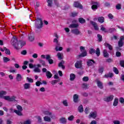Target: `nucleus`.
<instances>
[{"instance_id":"obj_1","label":"nucleus","mask_w":124,"mask_h":124,"mask_svg":"<svg viewBox=\"0 0 124 124\" xmlns=\"http://www.w3.org/2000/svg\"><path fill=\"white\" fill-rule=\"evenodd\" d=\"M11 42L13 46H14L16 49H21L24 46L26 45V42L22 41H19L18 42L17 38L15 37L12 38Z\"/></svg>"},{"instance_id":"obj_2","label":"nucleus","mask_w":124,"mask_h":124,"mask_svg":"<svg viewBox=\"0 0 124 124\" xmlns=\"http://www.w3.org/2000/svg\"><path fill=\"white\" fill-rule=\"evenodd\" d=\"M54 36L56 37V38H54L53 40L54 43H56L55 44V51L56 52H58L59 51H62V47L61 46V43L59 42V35H58V34L57 33H54Z\"/></svg>"},{"instance_id":"obj_3","label":"nucleus","mask_w":124,"mask_h":124,"mask_svg":"<svg viewBox=\"0 0 124 124\" xmlns=\"http://www.w3.org/2000/svg\"><path fill=\"white\" fill-rule=\"evenodd\" d=\"M7 93L6 91H1L0 92V98H3L5 100H7L8 101H14L16 99V97L15 96H4L6 95Z\"/></svg>"},{"instance_id":"obj_4","label":"nucleus","mask_w":124,"mask_h":124,"mask_svg":"<svg viewBox=\"0 0 124 124\" xmlns=\"http://www.w3.org/2000/svg\"><path fill=\"white\" fill-rule=\"evenodd\" d=\"M16 108L17 110L14 109V113H16L17 116H19L20 117L23 116V113L22 112V111H23V108L20 105H17L16 106Z\"/></svg>"},{"instance_id":"obj_5","label":"nucleus","mask_w":124,"mask_h":124,"mask_svg":"<svg viewBox=\"0 0 124 124\" xmlns=\"http://www.w3.org/2000/svg\"><path fill=\"white\" fill-rule=\"evenodd\" d=\"M43 27V22L42 21V19L41 18H37L35 22V28L36 29H41Z\"/></svg>"},{"instance_id":"obj_6","label":"nucleus","mask_w":124,"mask_h":124,"mask_svg":"<svg viewBox=\"0 0 124 124\" xmlns=\"http://www.w3.org/2000/svg\"><path fill=\"white\" fill-rule=\"evenodd\" d=\"M80 50L81 53L78 56L79 58H83L87 56V55H88V52L85 49V47L81 46L80 47Z\"/></svg>"},{"instance_id":"obj_7","label":"nucleus","mask_w":124,"mask_h":124,"mask_svg":"<svg viewBox=\"0 0 124 124\" xmlns=\"http://www.w3.org/2000/svg\"><path fill=\"white\" fill-rule=\"evenodd\" d=\"M92 4V9H93V11H95V10L99 7V3L98 2H93Z\"/></svg>"},{"instance_id":"obj_8","label":"nucleus","mask_w":124,"mask_h":124,"mask_svg":"<svg viewBox=\"0 0 124 124\" xmlns=\"http://www.w3.org/2000/svg\"><path fill=\"white\" fill-rule=\"evenodd\" d=\"M114 98V95H110L109 96L106 97L104 98V101L106 102H109L110 101H112Z\"/></svg>"},{"instance_id":"obj_9","label":"nucleus","mask_w":124,"mask_h":124,"mask_svg":"<svg viewBox=\"0 0 124 124\" xmlns=\"http://www.w3.org/2000/svg\"><path fill=\"white\" fill-rule=\"evenodd\" d=\"M95 81L96 82V84L98 88L102 90V89H103V83H102V82H101L98 79H96Z\"/></svg>"},{"instance_id":"obj_10","label":"nucleus","mask_w":124,"mask_h":124,"mask_svg":"<svg viewBox=\"0 0 124 124\" xmlns=\"http://www.w3.org/2000/svg\"><path fill=\"white\" fill-rule=\"evenodd\" d=\"M46 59L48 62L49 64H53L54 63V61L51 59V56L49 55H46Z\"/></svg>"},{"instance_id":"obj_11","label":"nucleus","mask_w":124,"mask_h":124,"mask_svg":"<svg viewBox=\"0 0 124 124\" xmlns=\"http://www.w3.org/2000/svg\"><path fill=\"white\" fill-rule=\"evenodd\" d=\"M74 7H77V8H79L80 9H83V6L79 2L75 1L74 3Z\"/></svg>"},{"instance_id":"obj_12","label":"nucleus","mask_w":124,"mask_h":124,"mask_svg":"<svg viewBox=\"0 0 124 124\" xmlns=\"http://www.w3.org/2000/svg\"><path fill=\"white\" fill-rule=\"evenodd\" d=\"M76 68H81L82 67V62L78 61L75 64Z\"/></svg>"},{"instance_id":"obj_13","label":"nucleus","mask_w":124,"mask_h":124,"mask_svg":"<svg viewBox=\"0 0 124 124\" xmlns=\"http://www.w3.org/2000/svg\"><path fill=\"white\" fill-rule=\"evenodd\" d=\"M89 119L91 118H93V119H95L96 118V112L95 111L93 112H91L89 115Z\"/></svg>"},{"instance_id":"obj_14","label":"nucleus","mask_w":124,"mask_h":124,"mask_svg":"<svg viewBox=\"0 0 124 124\" xmlns=\"http://www.w3.org/2000/svg\"><path fill=\"white\" fill-rule=\"evenodd\" d=\"M71 31L73 33L76 34L77 35H78L81 33V31H80L78 29H73Z\"/></svg>"},{"instance_id":"obj_15","label":"nucleus","mask_w":124,"mask_h":124,"mask_svg":"<svg viewBox=\"0 0 124 124\" xmlns=\"http://www.w3.org/2000/svg\"><path fill=\"white\" fill-rule=\"evenodd\" d=\"M78 99H79V95H78V94H75L73 95L74 102H75V103H77V102H78Z\"/></svg>"},{"instance_id":"obj_16","label":"nucleus","mask_w":124,"mask_h":124,"mask_svg":"<svg viewBox=\"0 0 124 124\" xmlns=\"http://www.w3.org/2000/svg\"><path fill=\"white\" fill-rule=\"evenodd\" d=\"M90 23L92 24V25L93 26L94 30H95L96 31H97V30H98V27H97V24H96V23L94 22L93 21H91Z\"/></svg>"},{"instance_id":"obj_17","label":"nucleus","mask_w":124,"mask_h":124,"mask_svg":"<svg viewBox=\"0 0 124 124\" xmlns=\"http://www.w3.org/2000/svg\"><path fill=\"white\" fill-rule=\"evenodd\" d=\"M46 76L47 79H50V78H52L53 74H52L50 71H47L46 73Z\"/></svg>"},{"instance_id":"obj_18","label":"nucleus","mask_w":124,"mask_h":124,"mask_svg":"<svg viewBox=\"0 0 124 124\" xmlns=\"http://www.w3.org/2000/svg\"><path fill=\"white\" fill-rule=\"evenodd\" d=\"M93 63H95V62H94V61L93 60H89L87 62V64L88 65V66H91L93 64Z\"/></svg>"},{"instance_id":"obj_19","label":"nucleus","mask_w":124,"mask_h":124,"mask_svg":"<svg viewBox=\"0 0 124 124\" xmlns=\"http://www.w3.org/2000/svg\"><path fill=\"white\" fill-rule=\"evenodd\" d=\"M64 64V61H62L58 65V66L59 67H62V69H64L65 68V66L63 65Z\"/></svg>"},{"instance_id":"obj_20","label":"nucleus","mask_w":124,"mask_h":124,"mask_svg":"<svg viewBox=\"0 0 124 124\" xmlns=\"http://www.w3.org/2000/svg\"><path fill=\"white\" fill-rule=\"evenodd\" d=\"M79 27L78 24H71L70 26H69V28L71 29H76Z\"/></svg>"},{"instance_id":"obj_21","label":"nucleus","mask_w":124,"mask_h":124,"mask_svg":"<svg viewBox=\"0 0 124 124\" xmlns=\"http://www.w3.org/2000/svg\"><path fill=\"white\" fill-rule=\"evenodd\" d=\"M103 54L104 58H109V53L107 52V50L104 49Z\"/></svg>"},{"instance_id":"obj_22","label":"nucleus","mask_w":124,"mask_h":124,"mask_svg":"<svg viewBox=\"0 0 124 124\" xmlns=\"http://www.w3.org/2000/svg\"><path fill=\"white\" fill-rule=\"evenodd\" d=\"M113 76H114V75H113L112 73H109L108 74H106L104 76L103 78H112V77H113Z\"/></svg>"},{"instance_id":"obj_23","label":"nucleus","mask_w":124,"mask_h":124,"mask_svg":"<svg viewBox=\"0 0 124 124\" xmlns=\"http://www.w3.org/2000/svg\"><path fill=\"white\" fill-rule=\"evenodd\" d=\"M22 80V76L20 74H17L16 75V81L20 82Z\"/></svg>"},{"instance_id":"obj_24","label":"nucleus","mask_w":124,"mask_h":124,"mask_svg":"<svg viewBox=\"0 0 124 124\" xmlns=\"http://www.w3.org/2000/svg\"><path fill=\"white\" fill-rule=\"evenodd\" d=\"M105 46H106V47H108L109 49V50H110V51H112V50H113V47L112 46L108 43H105L104 44Z\"/></svg>"},{"instance_id":"obj_25","label":"nucleus","mask_w":124,"mask_h":124,"mask_svg":"<svg viewBox=\"0 0 124 124\" xmlns=\"http://www.w3.org/2000/svg\"><path fill=\"white\" fill-rule=\"evenodd\" d=\"M104 20H105V18H104V17L103 16H100L98 18V21L101 24H102V23H104Z\"/></svg>"},{"instance_id":"obj_26","label":"nucleus","mask_w":124,"mask_h":124,"mask_svg":"<svg viewBox=\"0 0 124 124\" xmlns=\"http://www.w3.org/2000/svg\"><path fill=\"white\" fill-rule=\"evenodd\" d=\"M3 62L4 63H6L7 62H10V59L8 57H4L3 58Z\"/></svg>"},{"instance_id":"obj_27","label":"nucleus","mask_w":124,"mask_h":124,"mask_svg":"<svg viewBox=\"0 0 124 124\" xmlns=\"http://www.w3.org/2000/svg\"><path fill=\"white\" fill-rule=\"evenodd\" d=\"M95 53L97 57H99V56H100V49H99V48H96V50H95Z\"/></svg>"},{"instance_id":"obj_28","label":"nucleus","mask_w":124,"mask_h":124,"mask_svg":"<svg viewBox=\"0 0 124 124\" xmlns=\"http://www.w3.org/2000/svg\"><path fill=\"white\" fill-rule=\"evenodd\" d=\"M24 89L28 90V89H30L31 87V84L30 83H25L24 84Z\"/></svg>"},{"instance_id":"obj_29","label":"nucleus","mask_w":124,"mask_h":124,"mask_svg":"<svg viewBox=\"0 0 124 124\" xmlns=\"http://www.w3.org/2000/svg\"><path fill=\"white\" fill-rule=\"evenodd\" d=\"M75 74H71L70 75V81H74V79H75Z\"/></svg>"},{"instance_id":"obj_30","label":"nucleus","mask_w":124,"mask_h":124,"mask_svg":"<svg viewBox=\"0 0 124 124\" xmlns=\"http://www.w3.org/2000/svg\"><path fill=\"white\" fill-rule=\"evenodd\" d=\"M78 22L80 23V24H84V23H86V20L82 17H80L78 18Z\"/></svg>"},{"instance_id":"obj_31","label":"nucleus","mask_w":124,"mask_h":124,"mask_svg":"<svg viewBox=\"0 0 124 124\" xmlns=\"http://www.w3.org/2000/svg\"><path fill=\"white\" fill-rule=\"evenodd\" d=\"M78 111L79 112V113H82L84 112V108H83V105H80L78 108Z\"/></svg>"},{"instance_id":"obj_32","label":"nucleus","mask_w":124,"mask_h":124,"mask_svg":"<svg viewBox=\"0 0 124 124\" xmlns=\"http://www.w3.org/2000/svg\"><path fill=\"white\" fill-rule=\"evenodd\" d=\"M20 124H31V120H30V119H28V120L24 121L23 122V123L22 122H20Z\"/></svg>"},{"instance_id":"obj_33","label":"nucleus","mask_w":124,"mask_h":124,"mask_svg":"<svg viewBox=\"0 0 124 124\" xmlns=\"http://www.w3.org/2000/svg\"><path fill=\"white\" fill-rule=\"evenodd\" d=\"M57 57H58L59 60H62V53L58 52L57 54Z\"/></svg>"},{"instance_id":"obj_34","label":"nucleus","mask_w":124,"mask_h":124,"mask_svg":"<svg viewBox=\"0 0 124 124\" xmlns=\"http://www.w3.org/2000/svg\"><path fill=\"white\" fill-rule=\"evenodd\" d=\"M119 47H123L124 46V42H123L122 39H120L118 42Z\"/></svg>"},{"instance_id":"obj_35","label":"nucleus","mask_w":124,"mask_h":124,"mask_svg":"<svg viewBox=\"0 0 124 124\" xmlns=\"http://www.w3.org/2000/svg\"><path fill=\"white\" fill-rule=\"evenodd\" d=\"M33 71L35 73H40V72H41V70L38 67H36L34 69Z\"/></svg>"},{"instance_id":"obj_36","label":"nucleus","mask_w":124,"mask_h":124,"mask_svg":"<svg viewBox=\"0 0 124 124\" xmlns=\"http://www.w3.org/2000/svg\"><path fill=\"white\" fill-rule=\"evenodd\" d=\"M44 120L45 122H51V118L47 116H45L44 117Z\"/></svg>"},{"instance_id":"obj_37","label":"nucleus","mask_w":124,"mask_h":124,"mask_svg":"<svg viewBox=\"0 0 124 124\" xmlns=\"http://www.w3.org/2000/svg\"><path fill=\"white\" fill-rule=\"evenodd\" d=\"M118 103H119V99L115 98L113 102V105L114 107H116L118 105Z\"/></svg>"},{"instance_id":"obj_38","label":"nucleus","mask_w":124,"mask_h":124,"mask_svg":"<svg viewBox=\"0 0 124 124\" xmlns=\"http://www.w3.org/2000/svg\"><path fill=\"white\" fill-rule=\"evenodd\" d=\"M4 50L5 51V54H6V55H10V50L9 49H7L6 47H4Z\"/></svg>"},{"instance_id":"obj_39","label":"nucleus","mask_w":124,"mask_h":124,"mask_svg":"<svg viewBox=\"0 0 124 124\" xmlns=\"http://www.w3.org/2000/svg\"><path fill=\"white\" fill-rule=\"evenodd\" d=\"M115 31H116V29H115V28H111V29H108L107 31V32H109L110 33H111L114 32Z\"/></svg>"},{"instance_id":"obj_40","label":"nucleus","mask_w":124,"mask_h":124,"mask_svg":"<svg viewBox=\"0 0 124 124\" xmlns=\"http://www.w3.org/2000/svg\"><path fill=\"white\" fill-rule=\"evenodd\" d=\"M60 122L62 124H66V119L65 118L62 117L60 119Z\"/></svg>"},{"instance_id":"obj_41","label":"nucleus","mask_w":124,"mask_h":124,"mask_svg":"<svg viewBox=\"0 0 124 124\" xmlns=\"http://www.w3.org/2000/svg\"><path fill=\"white\" fill-rule=\"evenodd\" d=\"M47 2L48 3L47 6L49 7H52V2H53L52 0H47Z\"/></svg>"},{"instance_id":"obj_42","label":"nucleus","mask_w":124,"mask_h":124,"mask_svg":"<svg viewBox=\"0 0 124 124\" xmlns=\"http://www.w3.org/2000/svg\"><path fill=\"white\" fill-rule=\"evenodd\" d=\"M98 40L99 42H101L102 41V36L99 34H97Z\"/></svg>"},{"instance_id":"obj_43","label":"nucleus","mask_w":124,"mask_h":124,"mask_svg":"<svg viewBox=\"0 0 124 124\" xmlns=\"http://www.w3.org/2000/svg\"><path fill=\"white\" fill-rule=\"evenodd\" d=\"M101 31H104L105 32H107V30H106V29L104 28V26L103 25H101Z\"/></svg>"},{"instance_id":"obj_44","label":"nucleus","mask_w":124,"mask_h":124,"mask_svg":"<svg viewBox=\"0 0 124 124\" xmlns=\"http://www.w3.org/2000/svg\"><path fill=\"white\" fill-rule=\"evenodd\" d=\"M59 82H60V79H57V80H52L51 82V84L54 85H56V84H57V83H59Z\"/></svg>"},{"instance_id":"obj_45","label":"nucleus","mask_w":124,"mask_h":124,"mask_svg":"<svg viewBox=\"0 0 124 124\" xmlns=\"http://www.w3.org/2000/svg\"><path fill=\"white\" fill-rule=\"evenodd\" d=\"M43 114H44V115H46V116H51V115H52V113L48 111H44Z\"/></svg>"},{"instance_id":"obj_46","label":"nucleus","mask_w":124,"mask_h":124,"mask_svg":"<svg viewBox=\"0 0 124 124\" xmlns=\"http://www.w3.org/2000/svg\"><path fill=\"white\" fill-rule=\"evenodd\" d=\"M30 41H33L34 40V37L32 35H30L29 36Z\"/></svg>"},{"instance_id":"obj_47","label":"nucleus","mask_w":124,"mask_h":124,"mask_svg":"<svg viewBox=\"0 0 124 124\" xmlns=\"http://www.w3.org/2000/svg\"><path fill=\"white\" fill-rule=\"evenodd\" d=\"M113 72L115 74H119V70L116 67H113Z\"/></svg>"},{"instance_id":"obj_48","label":"nucleus","mask_w":124,"mask_h":124,"mask_svg":"<svg viewBox=\"0 0 124 124\" xmlns=\"http://www.w3.org/2000/svg\"><path fill=\"white\" fill-rule=\"evenodd\" d=\"M90 54L93 55V54L95 53V50L93 48H91L89 51Z\"/></svg>"},{"instance_id":"obj_49","label":"nucleus","mask_w":124,"mask_h":124,"mask_svg":"<svg viewBox=\"0 0 124 124\" xmlns=\"http://www.w3.org/2000/svg\"><path fill=\"white\" fill-rule=\"evenodd\" d=\"M82 89H84L85 90H86V89H88V85L87 83H83L82 85Z\"/></svg>"},{"instance_id":"obj_50","label":"nucleus","mask_w":124,"mask_h":124,"mask_svg":"<svg viewBox=\"0 0 124 124\" xmlns=\"http://www.w3.org/2000/svg\"><path fill=\"white\" fill-rule=\"evenodd\" d=\"M39 62L40 63H41L44 66H45V65H46V62H45V61L42 60H39Z\"/></svg>"},{"instance_id":"obj_51","label":"nucleus","mask_w":124,"mask_h":124,"mask_svg":"<svg viewBox=\"0 0 124 124\" xmlns=\"http://www.w3.org/2000/svg\"><path fill=\"white\" fill-rule=\"evenodd\" d=\"M27 80H28L29 83H33V79L31 78L27 77Z\"/></svg>"},{"instance_id":"obj_52","label":"nucleus","mask_w":124,"mask_h":124,"mask_svg":"<svg viewBox=\"0 0 124 124\" xmlns=\"http://www.w3.org/2000/svg\"><path fill=\"white\" fill-rule=\"evenodd\" d=\"M116 9H117V10H120V9H121L122 6L121 4H118L117 5H116Z\"/></svg>"},{"instance_id":"obj_53","label":"nucleus","mask_w":124,"mask_h":124,"mask_svg":"<svg viewBox=\"0 0 124 124\" xmlns=\"http://www.w3.org/2000/svg\"><path fill=\"white\" fill-rule=\"evenodd\" d=\"M54 3L57 7H60V4L59 3V2L57 0H54Z\"/></svg>"},{"instance_id":"obj_54","label":"nucleus","mask_w":124,"mask_h":124,"mask_svg":"<svg viewBox=\"0 0 124 124\" xmlns=\"http://www.w3.org/2000/svg\"><path fill=\"white\" fill-rule=\"evenodd\" d=\"M82 80L84 82H88V81H89V77H84L83 78Z\"/></svg>"},{"instance_id":"obj_55","label":"nucleus","mask_w":124,"mask_h":124,"mask_svg":"<svg viewBox=\"0 0 124 124\" xmlns=\"http://www.w3.org/2000/svg\"><path fill=\"white\" fill-rule=\"evenodd\" d=\"M62 103L64 106H68V104L67 103V100H65L63 101Z\"/></svg>"},{"instance_id":"obj_56","label":"nucleus","mask_w":124,"mask_h":124,"mask_svg":"<svg viewBox=\"0 0 124 124\" xmlns=\"http://www.w3.org/2000/svg\"><path fill=\"white\" fill-rule=\"evenodd\" d=\"M103 70H104V68L103 67H101L98 69V71L99 73H101V74L103 73Z\"/></svg>"},{"instance_id":"obj_57","label":"nucleus","mask_w":124,"mask_h":124,"mask_svg":"<svg viewBox=\"0 0 124 124\" xmlns=\"http://www.w3.org/2000/svg\"><path fill=\"white\" fill-rule=\"evenodd\" d=\"M120 64L122 67L124 68V60H121V61H120Z\"/></svg>"},{"instance_id":"obj_58","label":"nucleus","mask_w":124,"mask_h":124,"mask_svg":"<svg viewBox=\"0 0 124 124\" xmlns=\"http://www.w3.org/2000/svg\"><path fill=\"white\" fill-rule=\"evenodd\" d=\"M74 116L73 115H71L68 118V121H71L74 120Z\"/></svg>"},{"instance_id":"obj_59","label":"nucleus","mask_w":124,"mask_h":124,"mask_svg":"<svg viewBox=\"0 0 124 124\" xmlns=\"http://www.w3.org/2000/svg\"><path fill=\"white\" fill-rule=\"evenodd\" d=\"M40 85H42V83H41L40 81H38L36 82V86H37V87H39Z\"/></svg>"},{"instance_id":"obj_60","label":"nucleus","mask_w":124,"mask_h":124,"mask_svg":"<svg viewBox=\"0 0 124 124\" xmlns=\"http://www.w3.org/2000/svg\"><path fill=\"white\" fill-rule=\"evenodd\" d=\"M108 16L109 19H114V16L111 14H109Z\"/></svg>"},{"instance_id":"obj_61","label":"nucleus","mask_w":124,"mask_h":124,"mask_svg":"<svg viewBox=\"0 0 124 124\" xmlns=\"http://www.w3.org/2000/svg\"><path fill=\"white\" fill-rule=\"evenodd\" d=\"M119 101L120 103H121L122 104L124 103V99L123 97H121L119 99Z\"/></svg>"},{"instance_id":"obj_62","label":"nucleus","mask_w":124,"mask_h":124,"mask_svg":"<svg viewBox=\"0 0 124 124\" xmlns=\"http://www.w3.org/2000/svg\"><path fill=\"white\" fill-rule=\"evenodd\" d=\"M89 110H90V109L88 108H85V109L84 110V112L85 114H89V113H90V111H89Z\"/></svg>"},{"instance_id":"obj_63","label":"nucleus","mask_w":124,"mask_h":124,"mask_svg":"<svg viewBox=\"0 0 124 124\" xmlns=\"http://www.w3.org/2000/svg\"><path fill=\"white\" fill-rule=\"evenodd\" d=\"M122 54L121 53V52L117 51L116 52V57H121Z\"/></svg>"},{"instance_id":"obj_64","label":"nucleus","mask_w":124,"mask_h":124,"mask_svg":"<svg viewBox=\"0 0 124 124\" xmlns=\"http://www.w3.org/2000/svg\"><path fill=\"white\" fill-rule=\"evenodd\" d=\"M21 54L22 55H27V50H23V51L21 52Z\"/></svg>"}]
</instances>
